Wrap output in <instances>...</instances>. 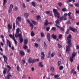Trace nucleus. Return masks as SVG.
<instances>
[{"mask_svg":"<svg viewBox=\"0 0 79 79\" xmlns=\"http://www.w3.org/2000/svg\"><path fill=\"white\" fill-rule=\"evenodd\" d=\"M62 36H63L61 34L59 35V39H61V38H62Z\"/></svg>","mask_w":79,"mask_h":79,"instance_id":"nucleus-49","label":"nucleus"},{"mask_svg":"<svg viewBox=\"0 0 79 79\" xmlns=\"http://www.w3.org/2000/svg\"><path fill=\"white\" fill-rule=\"evenodd\" d=\"M19 66L17 67V70L18 71H19Z\"/></svg>","mask_w":79,"mask_h":79,"instance_id":"nucleus-63","label":"nucleus"},{"mask_svg":"<svg viewBox=\"0 0 79 79\" xmlns=\"http://www.w3.org/2000/svg\"><path fill=\"white\" fill-rule=\"evenodd\" d=\"M12 76H13L10 73H9L8 75L6 77L7 79H10V77H12Z\"/></svg>","mask_w":79,"mask_h":79,"instance_id":"nucleus-12","label":"nucleus"},{"mask_svg":"<svg viewBox=\"0 0 79 79\" xmlns=\"http://www.w3.org/2000/svg\"><path fill=\"white\" fill-rule=\"evenodd\" d=\"M59 23H60V20H59L58 19H57L56 21V24H59Z\"/></svg>","mask_w":79,"mask_h":79,"instance_id":"nucleus-39","label":"nucleus"},{"mask_svg":"<svg viewBox=\"0 0 79 79\" xmlns=\"http://www.w3.org/2000/svg\"><path fill=\"white\" fill-rule=\"evenodd\" d=\"M51 37H53L54 39L56 40V38H57V37L56 36V35H55L53 34L51 35Z\"/></svg>","mask_w":79,"mask_h":79,"instance_id":"nucleus-13","label":"nucleus"},{"mask_svg":"<svg viewBox=\"0 0 79 79\" xmlns=\"http://www.w3.org/2000/svg\"><path fill=\"white\" fill-rule=\"evenodd\" d=\"M39 61V59H34V63H35L36 61Z\"/></svg>","mask_w":79,"mask_h":79,"instance_id":"nucleus-29","label":"nucleus"},{"mask_svg":"<svg viewBox=\"0 0 79 79\" xmlns=\"http://www.w3.org/2000/svg\"><path fill=\"white\" fill-rule=\"evenodd\" d=\"M53 12L54 13V16L55 17H57L58 18H60V14L58 12V10L54 9Z\"/></svg>","mask_w":79,"mask_h":79,"instance_id":"nucleus-2","label":"nucleus"},{"mask_svg":"<svg viewBox=\"0 0 79 79\" xmlns=\"http://www.w3.org/2000/svg\"><path fill=\"white\" fill-rule=\"evenodd\" d=\"M10 9H13V4H11L10 6Z\"/></svg>","mask_w":79,"mask_h":79,"instance_id":"nucleus-47","label":"nucleus"},{"mask_svg":"<svg viewBox=\"0 0 79 79\" xmlns=\"http://www.w3.org/2000/svg\"><path fill=\"white\" fill-rule=\"evenodd\" d=\"M18 36L19 37H21V34L20 33L18 34Z\"/></svg>","mask_w":79,"mask_h":79,"instance_id":"nucleus-62","label":"nucleus"},{"mask_svg":"<svg viewBox=\"0 0 79 79\" xmlns=\"http://www.w3.org/2000/svg\"><path fill=\"white\" fill-rule=\"evenodd\" d=\"M13 40L15 42V44L16 46V45H17V41H16V39L15 38H14V40Z\"/></svg>","mask_w":79,"mask_h":79,"instance_id":"nucleus-33","label":"nucleus"},{"mask_svg":"<svg viewBox=\"0 0 79 79\" xmlns=\"http://www.w3.org/2000/svg\"><path fill=\"white\" fill-rule=\"evenodd\" d=\"M76 54H77V52H73L72 57L73 58L75 57V56H76Z\"/></svg>","mask_w":79,"mask_h":79,"instance_id":"nucleus-16","label":"nucleus"},{"mask_svg":"<svg viewBox=\"0 0 79 79\" xmlns=\"http://www.w3.org/2000/svg\"><path fill=\"white\" fill-rule=\"evenodd\" d=\"M72 38V35L71 34H69L67 37V39L68 40L67 44L69 46H71V39Z\"/></svg>","mask_w":79,"mask_h":79,"instance_id":"nucleus-1","label":"nucleus"},{"mask_svg":"<svg viewBox=\"0 0 79 79\" xmlns=\"http://www.w3.org/2000/svg\"><path fill=\"white\" fill-rule=\"evenodd\" d=\"M39 66L41 67V68H43L44 67V65L42 64V63L41 62H40L39 63Z\"/></svg>","mask_w":79,"mask_h":79,"instance_id":"nucleus-17","label":"nucleus"},{"mask_svg":"<svg viewBox=\"0 0 79 79\" xmlns=\"http://www.w3.org/2000/svg\"><path fill=\"white\" fill-rule=\"evenodd\" d=\"M27 21L28 23H29L30 25V27H32V26H34V25H33V24H32V23H31V22H30V20H29L27 19Z\"/></svg>","mask_w":79,"mask_h":79,"instance_id":"nucleus-11","label":"nucleus"},{"mask_svg":"<svg viewBox=\"0 0 79 79\" xmlns=\"http://www.w3.org/2000/svg\"><path fill=\"white\" fill-rule=\"evenodd\" d=\"M28 61V62L30 64H31V63H34V59H33L31 58L29 59Z\"/></svg>","mask_w":79,"mask_h":79,"instance_id":"nucleus-4","label":"nucleus"},{"mask_svg":"<svg viewBox=\"0 0 79 79\" xmlns=\"http://www.w3.org/2000/svg\"><path fill=\"white\" fill-rule=\"evenodd\" d=\"M76 6H77V7H79V2H77L76 5H75Z\"/></svg>","mask_w":79,"mask_h":79,"instance_id":"nucleus-56","label":"nucleus"},{"mask_svg":"<svg viewBox=\"0 0 79 79\" xmlns=\"http://www.w3.org/2000/svg\"><path fill=\"white\" fill-rule=\"evenodd\" d=\"M9 37H10V38H11L12 39H13V35L11 34H10L9 35Z\"/></svg>","mask_w":79,"mask_h":79,"instance_id":"nucleus-48","label":"nucleus"},{"mask_svg":"<svg viewBox=\"0 0 79 79\" xmlns=\"http://www.w3.org/2000/svg\"><path fill=\"white\" fill-rule=\"evenodd\" d=\"M19 39L20 40V43H23V38L22 37H20Z\"/></svg>","mask_w":79,"mask_h":79,"instance_id":"nucleus-18","label":"nucleus"},{"mask_svg":"<svg viewBox=\"0 0 79 79\" xmlns=\"http://www.w3.org/2000/svg\"><path fill=\"white\" fill-rule=\"evenodd\" d=\"M28 42V40L27 39L24 40V45H27Z\"/></svg>","mask_w":79,"mask_h":79,"instance_id":"nucleus-20","label":"nucleus"},{"mask_svg":"<svg viewBox=\"0 0 79 79\" xmlns=\"http://www.w3.org/2000/svg\"><path fill=\"white\" fill-rule=\"evenodd\" d=\"M57 45L58 46V47H59V48H61L62 47V46L61 45H60V44H59V43H58L57 44Z\"/></svg>","mask_w":79,"mask_h":79,"instance_id":"nucleus-40","label":"nucleus"},{"mask_svg":"<svg viewBox=\"0 0 79 79\" xmlns=\"http://www.w3.org/2000/svg\"><path fill=\"white\" fill-rule=\"evenodd\" d=\"M16 24L17 25H19V22H18V20L16 21Z\"/></svg>","mask_w":79,"mask_h":79,"instance_id":"nucleus-60","label":"nucleus"},{"mask_svg":"<svg viewBox=\"0 0 79 79\" xmlns=\"http://www.w3.org/2000/svg\"><path fill=\"white\" fill-rule=\"evenodd\" d=\"M67 10L66 9V8H63L62 9V10L64 12H65V11H66Z\"/></svg>","mask_w":79,"mask_h":79,"instance_id":"nucleus-50","label":"nucleus"},{"mask_svg":"<svg viewBox=\"0 0 79 79\" xmlns=\"http://www.w3.org/2000/svg\"><path fill=\"white\" fill-rule=\"evenodd\" d=\"M51 30L53 31H56V28L55 27H53L51 29Z\"/></svg>","mask_w":79,"mask_h":79,"instance_id":"nucleus-26","label":"nucleus"},{"mask_svg":"<svg viewBox=\"0 0 79 79\" xmlns=\"http://www.w3.org/2000/svg\"><path fill=\"white\" fill-rule=\"evenodd\" d=\"M41 37H45V35H44V33H41Z\"/></svg>","mask_w":79,"mask_h":79,"instance_id":"nucleus-34","label":"nucleus"},{"mask_svg":"<svg viewBox=\"0 0 79 79\" xmlns=\"http://www.w3.org/2000/svg\"><path fill=\"white\" fill-rule=\"evenodd\" d=\"M55 52H52V54H51V56L52 57H53V56H54L55 55Z\"/></svg>","mask_w":79,"mask_h":79,"instance_id":"nucleus-44","label":"nucleus"},{"mask_svg":"<svg viewBox=\"0 0 79 79\" xmlns=\"http://www.w3.org/2000/svg\"><path fill=\"white\" fill-rule=\"evenodd\" d=\"M19 28H18L16 29V33L17 34H19Z\"/></svg>","mask_w":79,"mask_h":79,"instance_id":"nucleus-36","label":"nucleus"},{"mask_svg":"<svg viewBox=\"0 0 79 79\" xmlns=\"http://www.w3.org/2000/svg\"><path fill=\"white\" fill-rule=\"evenodd\" d=\"M74 71H75V69H73L71 71V73L72 74V73H73V72H74Z\"/></svg>","mask_w":79,"mask_h":79,"instance_id":"nucleus-59","label":"nucleus"},{"mask_svg":"<svg viewBox=\"0 0 79 79\" xmlns=\"http://www.w3.org/2000/svg\"><path fill=\"white\" fill-rule=\"evenodd\" d=\"M31 37H34V36L35 35V34H34V31H31Z\"/></svg>","mask_w":79,"mask_h":79,"instance_id":"nucleus-27","label":"nucleus"},{"mask_svg":"<svg viewBox=\"0 0 79 79\" xmlns=\"http://www.w3.org/2000/svg\"><path fill=\"white\" fill-rule=\"evenodd\" d=\"M63 16L60 18V21H63Z\"/></svg>","mask_w":79,"mask_h":79,"instance_id":"nucleus-52","label":"nucleus"},{"mask_svg":"<svg viewBox=\"0 0 79 79\" xmlns=\"http://www.w3.org/2000/svg\"><path fill=\"white\" fill-rule=\"evenodd\" d=\"M69 47H71V46H69L68 44V46L66 47V50H70V48Z\"/></svg>","mask_w":79,"mask_h":79,"instance_id":"nucleus-32","label":"nucleus"},{"mask_svg":"<svg viewBox=\"0 0 79 79\" xmlns=\"http://www.w3.org/2000/svg\"><path fill=\"white\" fill-rule=\"evenodd\" d=\"M60 31L62 32H64V29L62 27L60 28Z\"/></svg>","mask_w":79,"mask_h":79,"instance_id":"nucleus-31","label":"nucleus"},{"mask_svg":"<svg viewBox=\"0 0 79 79\" xmlns=\"http://www.w3.org/2000/svg\"><path fill=\"white\" fill-rule=\"evenodd\" d=\"M7 68H8L9 69H11V68L10 67V66H9L8 65H7L6 66Z\"/></svg>","mask_w":79,"mask_h":79,"instance_id":"nucleus-51","label":"nucleus"},{"mask_svg":"<svg viewBox=\"0 0 79 79\" xmlns=\"http://www.w3.org/2000/svg\"><path fill=\"white\" fill-rule=\"evenodd\" d=\"M47 37L49 42H50V33H48L47 34Z\"/></svg>","mask_w":79,"mask_h":79,"instance_id":"nucleus-8","label":"nucleus"},{"mask_svg":"<svg viewBox=\"0 0 79 79\" xmlns=\"http://www.w3.org/2000/svg\"><path fill=\"white\" fill-rule=\"evenodd\" d=\"M61 64V61H59L58 62V66H60Z\"/></svg>","mask_w":79,"mask_h":79,"instance_id":"nucleus-38","label":"nucleus"},{"mask_svg":"<svg viewBox=\"0 0 79 79\" xmlns=\"http://www.w3.org/2000/svg\"><path fill=\"white\" fill-rule=\"evenodd\" d=\"M44 47L45 48H47V46L46 44V43L45 42H44Z\"/></svg>","mask_w":79,"mask_h":79,"instance_id":"nucleus-35","label":"nucleus"},{"mask_svg":"<svg viewBox=\"0 0 79 79\" xmlns=\"http://www.w3.org/2000/svg\"><path fill=\"white\" fill-rule=\"evenodd\" d=\"M50 11H46L45 13H46V14H49L50 13Z\"/></svg>","mask_w":79,"mask_h":79,"instance_id":"nucleus-64","label":"nucleus"},{"mask_svg":"<svg viewBox=\"0 0 79 79\" xmlns=\"http://www.w3.org/2000/svg\"><path fill=\"white\" fill-rule=\"evenodd\" d=\"M31 21L35 25L37 24V22H36L34 21H33L32 20H31Z\"/></svg>","mask_w":79,"mask_h":79,"instance_id":"nucleus-30","label":"nucleus"},{"mask_svg":"<svg viewBox=\"0 0 79 79\" xmlns=\"http://www.w3.org/2000/svg\"><path fill=\"white\" fill-rule=\"evenodd\" d=\"M12 29V25H11L10 24H9L7 25V30L9 34H10V30Z\"/></svg>","mask_w":79,"mask_h":79,"instance_id":"nucleus-3","label":"nucleus"},{"mask_svg":"<svg viewBox=\"0 0 79 79\" xmlns=\"http://www.w3.org/2000/svg\"><path fill=\"white\" fill-rule=\"evenodd\" d=\"M7 2V0H3V6H4L6 5V3Z\"/></svg>","mask_w":79,"mask_h":79,"instance_id":"nucleus-21","label":"nucleus"},{"mask_svg":"<svg viewBox=\"0 0 79 79\" xmlns=\"http://www.w3.org/2000/svg\"><path fill=\"white\" fill-rule=\"evenodd\" d=\"M41 19V17H40V16L38 15L36 16V19L38 21H39V19Z\"/></svg>","mask_w":79,"mask_h":79,"instance_id":"nucleus-24","label":"nucleus"},{"mask_svg":"<svg viewBox=\"0 0 79 79\" xmlns=\"http://www.w3.org/2000/svg\"><path fill=\"white\" fill-rule=\"evenodd\" d=\"M7 71V69L6 68H5L4 69V71H3V73L4 74H6V71Z\"/></svg>","mask_w":79,"mask_h":79,"instance_id":"nucleus-19","label":"nucleus"},{"mask_svg":"<svg viewBox=\"0 0 79 79\" xmlns=\"http://www.w3.org/2000/svg\"><path fill=\"white\" fill-rule=\"evenodd\" d=\"M11 11H12V9H9V10H8V12L9 13H11Z\"/></svg>","mask_w":79,"mask_h":79,"instance_id":"nucleus-45","label":"nucleus"},{"mask_svg":"<svg viewBox=\"0 0 79 79\" xmlns=\"http://www.w3.org/2000/svg\"><path fill=\"white\" fill-rule=\"evenodd\" d=\"M50 29V27H47L46 28V30L47 32H48Z\"/></svg>","mask_w":79,"mask_h":79,"instance_id":"nucleus-41","label":"nucleus"},{"mask_svg":"<svg viewBox=\"0 0 79 79\" xmlns=\"http://www.w3.org/2000/svg\"><path fill=\"white\" fill-rule=\"evenodd\" d=\"M70 50H66V52L67 54H69V52H70Z\"/></svg>","mask_w":79,"mask_h":79,"instance_id":"nucleus-37","label":"nucleus"},{"mask_svg":"<svg viewBox=\"0 0 79 79\" xmlns=\"http://www.w3.org/2000/svg\"><path fill=\"white\" fill-rule=\"evenodd\" d=\"M59 69H60V71H61V70H62V69H63V66H60L59 68Z\"/></svg>","mask_w":79,"mask_h":79,"instance_id":"nucleus-54","label":"nucleus"},{"mask_svg":"<svg viewBox=\"0 0 79 79\" xmlns=\"http://www.w3.org/2000/svg\"><path fill=\"white\" fill-rule=\"evenodd\" d=\"M31 3L32 4V5L33 6H34V7L35 6V2H31Z\"/></svg>","mask_w":79,"mask_h":79,"instance_id":"nucleus-43","label":"nucleus"},{"mask_svg":"<svg viewBox=\"0 0 79 79\" xmlns=\"http://www.w3.org/2000/svg\"><path fill=\"white\" fill-rule=\"evenodd\" d=\"M26 75L24 74L23 75L22 78H26Z\"/></svg>","mask_w":79,"mask_h":79,"instance_id":"nucleus-61","label":"nucleus"},{"mask_svg":"<svg viewBox=\"0 0 79 79\" xmlns=\"http://www.w3.org/2000/svg\"><path fill=\"white\" fill-rule=\"evenodd\" d=\"M54 77L55 78H58V77H59V76L58 75H55Z\"/></svg>","mask_w":79,"mask_h":79,"instance_id":"nucleus-55","label":"nucleus"},{"mask_svg":"<svg viewBox=\"0 0 79 79\" xmlns=\"http://www.w3.org/2000/svg\"><path fill=\"white\" fill-rule=\"evenodd\" d=\"M48 24V20L46 19L45 20V22L44 23V26H47Z\"/></svg>","mask_w":79,"mask_h":79,"instance_id":"nucleus-15","label":"nucleus"},{"mask_svg":"<svg viewBox=\"0 0 79 79\" xmlns=\"http://www.w3.org/2000/svg\"><path fill=\"white\" fill-rule=\"evenodd\" d=\"M73 58H74V57H70L69 60L71 63L73 61Z\"/></svg>","mask_w":79,"mask_h":79,"instance_id":"nucleus-25","label":"nucleus"},{"mask_svg":"<svg viewBox=\"0 0 79 79\" xmlns=\"http://www.w3.org/2000/svg\"><path fill=\"white\" fill-rule=\"evenodd\" d=\"M26 44H24L23 46V48L24 49H27V46L26 45Z\"/></svg>","mask_w":79,"mask_h":79,"instance_id":"nucleus-28","label":"nucleus"},{"mask_svg":"<svg viewBox=\"0 0 79 79\" xmlns=\"http://www.w3.org/2000/svg\"><path fill=\"white\" fill-rule=\"evenodd\" d=\"M50 70L52 71V73H54L55 72V69L53 67H51L50 68Z\"/></svg>","mask_w":79,"mask_h":79,"instance_id":"nucleus-22","label":"nucleus"},{"mask_svg":"<svg viewBox=\"0 0 79 79\" xmlns=\"http://www.w3.org/2000/svg\"><path fill=\"white\" fill-rule=\"evenodd\" d=\"M19 53L22 56H23L25 55V53L23 51L21 50L19 52Z\"/></svg>","mask_w":79,"mask_h":79,"instance_id":"nucleus-5","label":"nucleus"},{"mask_svg":"<svg viewBox=\"0 0 79 79\" xmlns=\"http://www.w3.org/2000/svg\"><path fill=\"white\" fill-rule=\"evenodd\" d=\"M58 5H59V6H62V3L60 2L58 3Z\"/></svg>","mask_w":79,"mask_h":79,"instance_id":"nucleus-53","label":"nucleus"},{"mask_svg":"<svg viewBox=\"0 0 79 79\" xmlns=\"http://www.w3.org/2000/svg\"><path fill=\"white\" fill-rule=\"evenodd\" d=\"M41 55H42L43 56H41V59L42 60H44V58L45 57V54H44V52H42L41 53Z\"/></svg>","mask_w":79,"mask_h":79,"instance_id":"nucleus-7","label":"nucleus"},{"mask_svg":"<svg viewBox=\"0 0 79 79\" xmlns=\"http://www.w3.org/2000/svg\"><path fill=\"white\" fill-rule=\"evenodd\" d=\"M71 13L69 12L67 14L68 16L69 17H70L71 16Z\"/></svg>","mask_w":79,"mask_h":79,"instance_id":"nucleus-58","label":"nucleus"},{"mask_svg":"<svg viewBox=\"0 0 79 79\" xmlns=\"http://www.w3.org/2000/svg\"><path fill=\"white\" fill-rule=\"evenodd\" d=\"M40 38H38L37 40L36 41L37 42H40Z\"/></svg>","mask_w":79,"mask_h":79,"instance_id":"nucleus-57","label":"nucleus"},{"mask_svg":"<svg viewBox=\"0 0 79 79\" xmlns=\"http://www.w3.org/2000/svg\"><path fill=\"white\" fill-rule=\"evenodd\" d=\"M17 19L19 22L21 21L22 19L21 17L19 16L17 17Z\"/></svg>","mask_w":79,"mask_h":79,"instance_id":"nucleus-23","label":"nucleus"},{"mask_svg":"<svg viewBox=\"0 0 79 79\" xmlns=\"http://www.w3.org/2000/svg\"><path fill=\"white\" fill-rule=\"evenodd\" d=\"M7 45L8 44L9 47H10V48L11 47V43H10V42L9 40H7Z\"/></svg>","mask_w":79,"mask_h":79,"instance_id":"nucleus-14","label":"nucleus"},{"mask_svg":"<svg viewBox=\"0 0 79 79\" xmlns=\"http://www.w3.org/2000/svg\"><path fill=\"white\" fill-rule=\"evenodd\" d=\"M69 29L70 30L72 31H73V32H75V31H77V29L76 28L74 29V28H73V27H71V26H70L69 27Z\"/></svg>","mask_w":79,"mask_h":79,"instance_id":"nucleus-6","label":"nucleus"},{"mask_svg":"<svg viewBox=\"0 0 79 79\" xmlns=\"http://www.w3.org/2000/svg\"><path fill=\"white\" fill-rule=\"evenodd\" d=\"M3 57L4 59V60L5 62H6V64H8V62H7V57L5 56V55H4L3 56Z\"/></svg>","mask_w":79,"mask_h":79,"instance_id":"nucleus-9","label":"nucleus"},{"mask_svg":"<svg viewBox=\"0 0 79 79\" xmlns=\"http://www.w3.org/2000/svg\"><path fill=\"white\" fill-rule=\"evenodd\" d=\"M63 20H64V21H66V20H67V18L64 16H63Z\"/></svg>","mask_w":79,"mask_h":79,"instance_id":"nucleus-46","label":"nucleus"},{"mask_svg":"<svg viewBox=\"0 0 79 79\" xmlns=\"http://www.w3.org/2000/svg\"><path fill=\"white\" fill-rule=\"evenodd\" d=\"M69 30L68 29H67V31L65 33L67 35V34H69Z\"/></svg>","mask_w":79,"mask_h":79,"instance_id":"nucleus-42","label":"nucleus"},{"mask_svg":"<svg viewBox=\"0 0 79 79\" xmlns=\"http://www.w3.org/2000/svg\"><path fill=\"white\" fill-rule=\"evenodd\" d=\"M29 16V14L28 13H25L24 14V17L25 18H28Z\"/></svg>","mask_w":79,"mask_h":79,"instance_id":"nucleus-10","label":"nucleus"}]
</instances>
